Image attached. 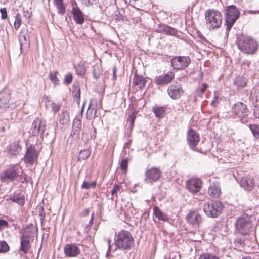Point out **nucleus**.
Masks as SVG:
<instances>
[{
    "label": "nucleus",
    "mask_w": 259,
    "mask_h": 259,
    "mask_svg": "<svg viewBox=\"0 0 259 259\" xmlns=\"http://www.w3.org/2000/svg\"><path fill=\"white\" fill-rule=\"evenodd\" d=\"M21 150V147L19 143L14 142L12 144L10 145L9 149L8 150V154L10 156L14 157H16L19 154Z\"/></svg>",
    "instance_id": "b1692460"
},
{
    "label": "nucleus",
    "mask_w": 259,
    "mask_h": 259,
    "mask_svg": "<svg viewBox=\"0 0 259 259\" xmlns=\"http://www.w3.org/2000/svg\"><path fill=\"white\" fill-rule=\"evenodd\" d=\"M161 175L160 169L157 167L147 169L145 172L144 181L147 184H152L159 180Z\"/></svg>",
    "instance_id": "9d476101"
},
{
    "label": "nucleus",
    "mask_w": 259,
    "mask_h": 259,
    "mask_svg": "<svg viewBox=\"0 0 259 259\" xmlns=\"http://www.w3.org/2000/svg\"><path fill=\"white\" fill-rule=\"evenodd\" d=\"M81 127V122L78 118H75L73 120L72 132L70 136L78 137L79 135Z\"/></svg>",
    "instance_id": "5701e85b"
},
{
    "label": "nucleus",
    "mask_w": 259,
    "mask_h": 259,
    "mask_svg": "<svg viewBox=\"0 0 259 259\" xmlns=\"http://www.w3.org/2000/svg\"><path fill=\"white\" fill-rule=\"evenodd\" d=\"M69 120V115L66 111H63L60 115L59 122L61 124H65Z\"/></svg>",
    "instance_id": "58836bf2"
},
{
    "label": "nucleus",
    "mask_w": 259,
    "mask_h": 259,
    "mask_svg": "<svg viewBox=\"0 0 259 259\" xmlns=\"http://www.w3.org/2000/svg\"><path fill=\"white\" fill-rule=\"evenodd\" d=\"M39 153L34 145H31L27 147L26 152L23 158L24 162L32 165L37 161Z\"/></svg>",
    "instance_id": "1a4fd4ad"
},
{
    "label": "nucleus",
    "mask_w": 259,
    "mask_h": 259,
    "mask_svg": "<svg viewBox=\"0 0 259 259\" xmlns=\"http://www.w3.org/2000/svg\"><path fill=\"white\" fill-rule=\"evenodd\" d=\"M166 107L165 106H159L155 105L152 107V111L156 117L161 119L164 117L166 114Z\"/></svg>",
    "instance_id": "bb28decb"
},
{
    "label": "nucleus",
    "mask_w": 259,
    "mask_h": 259,
    "mask_svg": "<svg viewBox=\"0 0 259 259\" xmlns=\"http://www.w3.org/2000/svg\"><path fill=\"white\" fill-rule=\"evenodd\" d=\"M232 110L233 114L240 118L242 122L246 121V117L248 115V110L245 104L238 102L233 105Z\"/></svg>",
    "instance_id": "6e6552de"
},
{
    "label": "nucleus",
    "mask_w": 259,
    "mask_h": 259,
    "mask_svg": "<svg viewBox=\"0 0 259 259\" xmlns=\"http://www.w3.org/2000/svg\"><path fill=\"white\" fill-rule=\"evenodd\" d=\"M208 87V85L207 84L204 83L203 84L202 86L197 90V95L199 97H202L203 96V94L204 92L205 91L206 89Z\"/></svg>",
    "instance_id": "603ef678"
},
{
    "label": "nucleus",
    "mask_w": 259,
    "mask_h": 259,
    "mask_svg": "<svg viewBox=\"0 0 259 259\" xmlns=\"http://www.w3.org/2000/svg\"><path fill=\"white\" fill-rule=\"evenodd\" d=\"M171 64L174 69L178 70V56H176L171 59Z\"/></svg>",
    "instance_id": "864d4df0"
},
{
    "label": "nucleus",
    "mask_w": 259,
    "mask_h": 259,
    "mask_svg": "<svg viewBox=\"0 0 259 259\" xmlns=\"http://www.w3.org/2000/svg\"><path fill=\"white\" fill-rule=\"evenodd\" d=\"M9 249V246L6 242L0 241V253L8 252Z\"/></svg>",
    "instance_id": "49530a36"
},
{
    "label": "nucleus",
    "mask_w": 259,
    "mask_h": 259,
    "mask_svg": "<svg viewBox=\"0 0 259 259\" xmlns=\"http://www.w3.org/2000/svg\"><path fill=\"white\" fill-rule=\"evenodd\" d=\"M202 182L199 179H190L186 183L187 189L193 193H197L201 189Z\"/></svg>",
    "instance_id": "a211bd4d"
},
{
    "label": "nucleus",
    "mask_w": 259,
    "mask_h": 259,
    "mask_svg": "<svg viewBox=\"0 0 259 259\" xmlns=\"http://www.w3.org/2000/svg\"><path fill=\"white\" fill-rule=\"evenodd\" d=\"M9 227L8 223L5 220L0 219V230L4 229V227L8 228Z\"/></svg>",
    "instance_id": "e2e57ef3"
},
{
    "label": "nucleus",
    "mask_w": 259,
    "mask_h": 259,
    "mask_svg": "<svg viewBox=\"0 0 259 259\" xmlns=\"http://www.w3.org/2000/svg\"><path fill=\"white\" fill-rule=\"evenodd\" d=\"M115 19L117 21H120L121 20H123V16L120 12L118 11H117L115 13Z\"/></svg>",
    "instance_id": "0e129e2a"
},
{
    "label": "nucleus",
    "mask_w": 259,
    "mask_h": 259,
    "mask_svg": "<svg viewBox=\"0 0 259 259\" xmlns=\"http://www.w3.org/2000/svg\"><path fill=\"white\" fill-rule=\"evenodd\" d=\"M9 199L18 204L23 206L25 204V197L23 192L17 190L9 196Z\"/></svg>",
    "instance_id": "dca6fc26"
},
{
    "label": "nucleus",
    "mask_w": 259,
    "mask_h": 259,
    "mask_svg": "<svg viewBox=\"0 0 259 259\" xmlns=\"http://www.w3.org/2000/svg\"><path fill=\"white\" fill-rule=\"evenodd\" d=\"M90 155V152L89 150L84 149L83 150H81L79 153L78 159L79 161L85 160L89 157Z\"/></svg>",
    "instance_id": "a19ab883"
},
{
    "label": "nucleus",
    "mask_w": 259,
    "mask_h": 259,
    "mask_svg": "<svg viewBox=\"0 0 259 259\" xmlns=\"http://www.w3.org/2000/svg\"><path fill=\"white\" fill-rule=\"evenodd\" d=\"M120 189V187L118 184H115L114 185L112 190L111 191V194L112 196H114L116 195V196L117 197V192L119 191Z\"/></svg>",
    "instance_id": "4d7b16f0"
},
{
    "label": "nucleus",
    "mask_w": 259,
    "mask_h": 259,
    "mask_svg": "<svg viewBox=\"0 0 259 259\" xmlns=\"http://www.w3.org/2000/svg\"><path fill=\"white\" fill-rule=\"evenodd\" d=\"M18 39L21 50H22L23 47H29L30 45V39L29 36L27 32H21L18 36Z\"/></svg>",
    "instance_id": "4be33fe9"
},
{
    "label": "nucleus",
    "mask_w": 259,
    "mask_h": 259,
    "mask_svg": "<svg viewBox=\"0 0 259 259\" xmlns=\"http://www.w3.org/2000/svg\"><path fill=\"white\" fill-rule=\"evenodd\" d=\"M90 178V176L89 175H87L85 178V180L83 181L82 185L81 188L84 189H89L90 188L93 187L94 188L96 186V181H93L92 183H89V180Z\"/></svg>",
    "instance_id": "c9c22d12"
},
{
    "label": "nucleus",
    "mask_w": 259,
    "mask_h": 259,
    "mask_svg": "<svg viewBox=\"0 0 259 259\" xmlns=\"http://www.w3.org/2000/svg\"><path fill=\"white\" fill-rule=\"evenodd\" d=\"M223 208L221 202L219 201H214L205 203L203 210L207 216L215 218L222 213Z\"/></svg>",
    "instance_id": "0eeeda50"
},
{
    "label": "nucleus",
    "mask_w": 259,
    "mask_h": 259,
    "mask_svg": "<svg viewBox=\"0 0 259 259\" xmlns=\"http://www.w3.org/2000/svg\"><path fill=\"white\" fill-rule=\"evenodd\" d=\"M225 23L226 26V30L228 33L235 21L238 19L240 15V12L234 5L227 6L225 12Z\"/></svg>",
    "instance_id": "423d86ee"
},
{
    "label": "nucleus",
    "mask_w": 259,
    "mask_h": 259,
    "mask_svg": "<svg viewBox=\"0 0 259 259\" xmlns=\"http://www.w3.org/2000/svg\"><path fill=\"white\" fill-rule=\"evenodd\" d=\"M257 104L254 105V114L259 118V99L256 98Z\"/></svg>",
    "instance_id": "680f3d73"
},
{
    "label": "nucleus",
    "mask_w": 259,
    "mask_h": 259,
    "mask_svg": "<svg viewBox=\"0 0 259 259\" xmlns=\"http://www.w3.org/2000/svg\"><path fill=\"white\" fill-rule=\"evenodd\" d=\"M167 92L170 98L177 99L178 95V84L177 82L170 85L167 89Z\"/></svg>",
    "instance_id": "7c9ffc66"
},
{
    "label": "nucleus",
    "mask_w": 259,
    "mask_h": 259,
    "mask_svg": "<svg viewBox=\"0 0 259 259\" xmlns=\"http://www.w3.org/2000/svg\"><path fill=\"white\" fill-rule=\"evenodd\" d=\"M97 113V108L95 105H93L92 101L90 102L86 113V117L88 120H91L93 118L96 117Z\"/></svg>",
    "instance_id": "c85d7f7f"
},
{
    "label": "nucleus",
    "mask_w": 259,
    "mask_h": 259,
    "mask_svg": "<svg viewBox=\"0 0 259 259\" xmlns=\"http://www.w3.org/2000/svg\"><path fill=\"white\" fill-rule=\"evenodd\" d=\"M252 226L250 218L247 215H243L236 221V231L239 234L246 236L252 231Z\"/></svg>",
    "instance_id": "39448f33"
},
{
    "label": "nucleus",
    "mask_w": 259,
    "mask_h": 259,
    "mask_svg": "<svg viewBox=\"0 0 259 259\" xmlns=\"http://www.w3.org/2000/svg\"><path fill=\"white\" fill-rule=\"evenodd\" d=\"M58 74V72L57 71H55L54 73L50 72L49 73V78L55 87L59 85L60 83V80L57 76Z\"/></svg>",
    "instance_id": "4c0bfd02"
},
{
    "label": "nucleus",
    "mask_w": 259,
    "mask_h": 259,
    "mask_svg": "<svg viewBox=\"0 0 259 259\" xmlns=\"http://www.w3.org/2000/svg\"><path fill=\"white\" fill-rule=\"evenodd\" d=\"M153 212L154 214L157 218L159 220L166 221L168 220L167 215L163 213L158 206H155L153 208Z\"/></svg>",
    "instance_id": "473e14b6"
},
{
    "label": "nucleus",
    "mask_w": 259,
    "mask_h": 259,
    "mask_svg": "<svg viewBox=\"0 0 259 259\" xmlns=\"http://www.w3.org/2000/svg\"><path fill=\"white\" fill-rule=\"evenodd\" d=\"M206 24L209 29L220 27L222 22V16L220 12L214 9L207 10L205 13Z\"/></svg>",
    "instance_id": "20e7f679"
},
{
    "label": "nucleus",
    "mask_w": 259,
    "mask_h": 259,
    "mask_svg": "<svg viewBox=\"0 0 259 259\" xmlns=\"http://www.w3.org/2000/svg\"><path fill=\"white\" fill-rule=\"evenodd\" d=\"M64 252L66 257H75L80 254V250L74 244H67L64 247Z\"/></svg>",
    "instance_id": "2eb2a0df"
},
{
    "label": "nucleus",
    "mask_w": 259,
    "mask_h": 259,
    "mask_svg": "<svg viewBox=\"0 0 259 259\" xmlns=\"http://www.w3.org/2000/svg\"><path fill=\"white\" fill-rule=\"evenodd\" d=\"M168 26L164 24H159L155 26V31L158 33L163 32L166 34Z\"/></svg>",
    "instance_id": "79ce46f5"
},
{
    "label": "nucleus",
    "mask_w": 259,
    "mask_h": 259,
    "mask_svg": "<svg viewBox=\"0 0 259 259\" xmlns=\"http://www.w3.org/2000/svg\"><path fill=\"white\" fill-rule=\"evenodd\" d=\"M137 113V111H134L128 117V121H130V127L131 130H132L133 127L134 126V122L136 118Z\"/></svg>",
    "instance_id": "c03bdc74"
},
{
    "label": "nucleus",
    "mask_w": 259,
    "mask_h": 259,
    "mask_svg": "<svg viewBox=\"0 0 259 259\" xmlns=\"http://www.w3.org/2000/svg\"><path fill=\"white\" fill-rule=\"evenodd\" d=\"M52 110L54 111V113L58 112L60 108V106L59 104H56L55 102L51 103Z\"/></svg>",
    "instance_id": "6e6d98bb"
},
{
    "label": "nucleus",
    "mask_w": 259,
    "mask_h": 259,
    "mask_svg": "<svg viewBox=\"0 0 259 259\" xmlns=\"http://www.w3.org/2000/svg\"><path fill=\"white\" fill-rule=\"evenodd\" d=\"M238 49L243 53L253 55L259 48V44L253 38L244 35L238 36L236 39Z\"/></svg>",
    "instance_id": "f03ea898"
},
{
    "label": "nucleus",
    "mask_w": 259,
    "mask_h": 259,
    "mask_svg": "<svg viewBox=\"0 0 259 259\" xmlns=\"http://www.w3.org/2000/svg\"><path fill=\"white\" fill-rule=\"evenodd\" d=\"M187 139L189 146L192 149L198 144L200 137L194 130L190 129L188 132Z\"/></svg>",
    "instance_id": "f3484780"
},
{
    "label": "nucleus",
    "mask_w": 259,
    "mask_h": 259,
    "mask_svg": "<svg viewBox=\"0 0 259 259\" xmlns=\"http://www.w3.org/2000/svg\"><path fill=\"white\" fill-rule=\"evenodd\" d=\"M175 78V74L172 71L157 75L154 79V82L157 85L164 86L171 82Z\"/></svg>",
    "instance_id": "9b49d317"
},
{
    "label": "nucleus",
    "mask_w": 259,
    "mask_h": 259,
    "mask_svg": "<svg viewBox=\"0 0 259 259\" xmlns=\"http://www.w3.org/2000/svg\"><path fill=\"white\" fill-rule=\"evenodd\" d=\"M240 185L246 191H252L255 187V180L251 176H245L240 180Z\"/></svg>",
    "instance_id": "4468645a"
},
{
    "label": "nucleus",
    "mask_w": 259,
    "mask_h": 259,
    "mask_svg": "<svg viewBox=\"0 0 259 259\" xmlns=\"http://www.w3.org/2000/svg\"><path fill=\"white\" fill-rule=\"evenodd\" d=\"M187 222L195 227H199L202 224V216L197 211L190 212L186 217Z\"/></svg>",
    "instance_id": "ddd939ff"
},
{
    "label": "nucleus",
    "mask_w": 259,
    "mask_h": 259,
    "mask_svg": "<svg viewBox=\"0 0 259 259\" xmlns=\"http://www.w3.org/2000/svg\"><path fill=\"white\" fill-rule=\"evenodd\" d=\"M199 259H219L218 257L212 253H203L199 256Z\"/></svg>",
    "instance_id": "8fccbe9b"
},
{
    "label": "nucleus",
    "mask_w": 259,
    "mask_h": 259,
    "mask_svg": "<svg viewBox=\"0 0 259 259\" xmlns=\"http://www.w3.org/2000/svg\"><path fill=\"white\" fill-rule=\"evenodd\" d=\"M128 160L127 158H123L120 163V168L123 172H126L128 167Z\"/></svg>",
    "instance_id": "de8ad7c7"
},
{
    "label": "nucleus",
    "mask_w": 259,
    "mask_h": 259,
    "mask_svg": "<svg viewBox=\"0 0 259 259\" xmlns=\"http://www.w3.org/2000/svg\"><path fill=\"white\" fill-rule=\"evenodd\" d=\"M114 241L116 249L123 251L131 250L135 245V241L131 233L125 230L120 231L115 235Z\"/></svg>",
    "instance_id": "f257e3e1"
},
{
    "label": "nucleus",
    "mask_w": 259,
    "mask_h": 259,
    "mask_svg": "<svg viewBox=\"0 0 259 259\" xmlns=\"http://www.w3.org/2000/svg\"><path fill=\"white\" fill-rule=\"evenodd\" d=\"M11 97L10 91L8 89H4L0 92V102L3 103L0 105V110L2 109L4 111H7L9 108L7 103L9 101Z\"/></svg>",
    "instance_id": "6ab92c4d"
},
{
    "label": "nucleus",
    "mask_w": 259,
    "mask_h": 259,
    "mask_svg": "<svg viewBox=\"0 0 259 259\" xmlns=\"http://www.w3.org/2000/svg\"><path fill=\"white\" fill-rule=\"evenodd\" d=\"M147 81L142 76L135 73L133 80V84L134 85H139V89H142L145 86Z\"/></svg>",
    "instance_id": "a878e982"
},
{
    "label": "nucleus",
    "mask_w": 259,
    "mask_h": 259,
    "mask_svg": "<svg viewBox=\"0 0 259 259\" xmlns=\"http://www.w3.org/2000/svg\"><path fill=\"white\" fill-rule=\"evenodd\" d=\"M35 231L34 226L32 224H30L22 229L21 237L30 240L34 237Z\"/></svg>",
    "instance_id": "aec40b11"
},
{
    "label": "nucleus",
    "mask_w": 259,
    "mask_h": 259,
    "mask_svg": "<svg viewBox=\"0 0 259 259\" xmlns=\"http://www.w3.org/2000/svg\"><path fill=\"white\" fill-rule=\"evenodd\" d=\"M218 97L217 96V93L214 92V96L213 98V100H212L211 104L212 106L215 107L217 104L219 103V102L218 101Z\"/></svg>",
    "instance_id": "69168bd1"
},
{
    "label": "nucleus",
    "mask_w": 259,
    "mask_h": 259,
    "mask_svg": "<svg viewBox=\"0 0 259 259\" xmlns=\"http://www.w3.org/2000/svg\"><path fill=\"white\" fill-rule=\"evenodd\" d=\"M0 13H1V18L2 19H6L7 18V11L5 8L0 9Z\"/></svg>",
    "instance_id": "bf43d9fd"
},
{
    "label": "nucleus",
    "mask_w": 259,
    "mask_h": 259,
    "mask_svg": "<svg viewBox=\"0 0 259 259\" xmlns=\"http://www.w3.org/2000/svg\"><path fill=\"white\" fill-rule=\"evenodd\" d=\"M177 33V30H176L171 27H169V26L168 27L167 30L166 32V34L175 36V35H176Z\"/></svg>",
    "instance_id": "13d9d810"
},
{
    "label": "nucleus",
    "mask_w": 259,
    "mask_h": 259,
    "mask_svg": "<svg viewBox=\"0 0 259 259\" xmlns=\"http://www.w3.org/2000/svg\"><path fill=\"white\" fill-rule=\"evenodd\" d=\"M208 193L212 198H219L221 194V189L218 185L211 184L208 188Z\"/></svg>",
    "instance_id": "393cba45"
},
{
    "label": "nucleus",
    "mask_w": 259,
    "mask_h": 259,
    "mask_svg": "<svg viewBox=\"0 0 259 259\" xmlns=\"http://www.w3.org/2000/svg\"><path fill=\"white\" fill-rule=\"evenodd\" d=\"M38 212L39 213V215L40 216V219L41 221H42L46 217V213L44 211V208L43 206H39L38 208Z\"/></svg>",
    "instance_id": "5fc2aeb1"
},
{
    "label": "nucleus",
    "mask_w": 259,
    "mask_h": 259,
    "mask_svg": "<svg viewBox=\"0 0 259 259\" xmlns=\"http://www.w3.org/2000/svg\"><path fill=\"white\" fill-rule=\"evenodd\" d=\"M21 24V17L20 14H18L15 16V20L14 22V27L15 30H17Z\"/></svg>",
    "instance_id": "09e8293b"
},
{
    "label": "nucleus",
    "mask_w": 259,
    "mask_h": 259,
    "mask_svg": "<svg viewBox=\"0 0 259 259\" xmlns=\"http://www.w3.org/2000/svg\"><path fill=\"white\" fill-rule=\"evenodd\" d=\"M191 62V59L188 56H179V70L187 67Z\"/></svg>",
    "instance_id": "2f4dec72"
},
{
    "label": "nucleus",
    "mask_w": 259,
    "mask_h": 259,
    "mask_svg": "<svg viewBox=\"0 0 259 259\" xmlns=\"http://www.w3.org/2000/svg\"><path fill=\"white\" fill-rule=\"evenodd\" d=\"M20 178L19 179V181H20L22 183H23L24 182H26L27 181L26 179V175L25 174L24 175H22V176H20Z\"/></svg>",
    "instance_id": "338daca9"
},
{
    "label": "nucleus",
    "mask_w": 259,
    "mask_h": 259,
    "mask_svg": "<svg viewBox=\"0 0 259 259\" xmlns=\"http://www.w3.org/2000/svg\"><path fill=\"white\" fill-rule=\"evenodd\" d=\"M102 71L99 65H95L93 66V74L94 78L96 79H98Z\"/></svg>",
    "instance_id": "37998d69"
},
{
    "label": "nucleus",
    "mask_w": 259,
    "mask_h": 259,
    "mask_svg": "<svg viewBox=\"0 0 259 259\" xmlns=\"http://www.w3.org/2000/svg\"><path fill=\"white\" fill-rule=\"evenodd\" d=\"M23 171L21 167L13 165L0 172V181L2 183L9 184L14 182H19Z\"/></svg>",
    "instance_id": "7ed1b4c3"
},
{
    "label": "nucleus",
    "mask_w": 259,
    "mask_h": 259,
    "mask_svg": "<svg viewBox=\"0 0 259 259\" xmlns=\"http://www.w3.org/2000/svg\"><path fill=\"white\" fill-rule=\"evenodd\" d=\"M234 84L236 86L238 89L243 88L246 85V79L243 77L238 76L235 78Z\"/></svg>",
    "instance_id": "f704fd0d"
},
{
    "label": "nucleus",
    "mask_w": 259,
    "mask_h": 259,
    "mask_svg": "<svg viewBox=\"0 0 259 259\" xmlns=\"http://www.w3.org/2000/svg\"><path fill=\"white\" fill-rule=\"evenodd\" d=\"M72 13L73 18L76 23L81 25L84 22V15L78 7L72 8Z\"/></svg>",
    "instance_id": "412c9836"
},
{
    "label": "nucleus",
    "mask_w": 259,
    "mask_h": 259,
    "mask_svg": "<svg viewBox=\"0 0 259 259\" xmlns=\"http://www.w3.org/2000/svg\"><path fill=\"white\" fill-rule=\"evenodd\" d=\"M23 15L29 21L32 16V12L30 10H24Z\"/></svg>",
    "instance_id": "052dcab7"
},
{
    "label": "nucleus",
    "mask_w": 259,
    "mask_h": 259,
    "mask_svg": "<svg viewBox=\"0 0 259 259\" xmlns=\"http://www.w3.org/2000/svg\"><path fill=\"white\" fill-rule=\"evenodd\" d=\"M73 76L71 73L67 74L64 77V83L66 85L70 84L72 82Z\"/></svg>",
    "instance_id": "3c124183"
},
{
    "label": "nucleus",
    "mask_w": 259,
    "mask_h": 259,
    "mask_svg": "<svg viewBox=\"0 0 259 259\" xmlns=\"http://www.w3.org/2000/svg\"><path fill=\"white\" fill-rule=\"evenodd\" d=\"M76 74L81 77H83L85 74V67L83 64H79L76 67Z\"/></svg>",
    "instance_id": "e433bc0d"
},
{
    "label": "nucleus",
    "mask_w": 259,
    "mask_h": 259,
    "mask_svg": "<svg viewBox=\"0 0 259 259\" xmlns=\"http://www.w3.org/2000/svg\"><path fill=\"white\" fill-rule=\"evenodd\" d=\"M53 3L58 10V13L63 15L66 12V7L63 3V0H53Z\"/></svg>",
    "instance_id": "c756f323"
},
{
    "label": "nucleus",
    "mask_w": 259,
    "mask_h": 259,
    "mask_svg": "<svg viewBox=\"0 0 259 259\" xmlns=\"http://www.w3.org/2000/svg\"><path fill=\"white\" fill-rule=\"evenodd\" d=\"M20 247L19 251H22L24 254L28 253L30 249L31 246L30 244V239H26L23 237H20Z\"/></svg>",
    "instance_id": "cd10ccee"
},
{
    "label": "nucleus",
    "mask_w": 259,
    "mask_h": 259,
    "mask_svg": "<svg viewBox=\"0 0 259 259\" xmlns=\"http://www.w3.org/2000/svg\"><path fill=\"white\" fill-rule=\"evenodd\" d=\"M43 99L46 100V102L47 103H52V102H53L51 100V97L49 96H47L46 95H44V96H43Z\"/></svg>",
    "instance_id": "774afa93"
},
{
    "label": "nucleus",
    "mask_w": 259,
    "mask_h": 259,
    "mask_svg": "<svg viewBox=\"0 0 259 259\" xmlns=\"http://www.w3.org/2000/svg\"><path fill=\"white\" fill-rule=\"evenodd\" d=\"M247 239L244 238L237 237L234 240V243L237 247H243L246 244V241Z\"/></svg>",
    "instance_id": "ea45409f"
},
{
    "label": "nucleus",
    "mask_w": 259,
    "mask_h": 259,
    "mask_svg": "<svg viewBox=\"0 0 259 259\" xmlns=\"http://www.w3.org/2000/svg\"><path fill=\"white\" fill-rule=\"evenodd\" d=\"M249 127L254 136L257 138L259 137V125H250Z\"/></svg>",
    "instance_id": "a18cd8bd"
},
{
    "label": "nucleus",
    "mask_w": 259,
    "mask_h": 259,
    "mask_svg": "<svg viewBox=\"0 0 259 259\" xmlns=\"http://www.w3.org/2000/svg\"><path fill=\"white\" fill-rule=\"evenodd\" d=\"M72 95L74 100L79 104L80 99V89L78 85L74 84L72 87Z\"/></svg>",
    "instance_id": "72a5a7b5"
},
{
    "label": "nucleus",
    "mask_w": 259,
    "mask_h": 259,
    "mask_svg": "<svg viewBox=\"0 0 259 259\" xmlns=\"http://www.w3.org/2000/svg\"><path fill=\"white\" fill-rule=\"evenodd\" d=\"M45 124L42 125L41 119L37 118L33 121L29 133L33 136H38L40 135V137L42 138L45 131Z\"/></svg>",
    "instance_id": "f8f14e48"
}]
</instances>
